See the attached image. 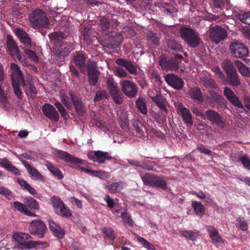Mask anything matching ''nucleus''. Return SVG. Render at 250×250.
<instances>
[{
  "instance_id": "13",
  "label": "nucleus",
  "mask_w": 250,
  "mask_h": 250,
  "mask_svg": "<svg viewBox=\"0 0 250 250\" xmlns=\"http://www.w3.org/2000/svg\"><path fill=\"white\" fill-rule=\"evenodd\" d=\"M69 96L76 112L79 115L83 116L86 112V108L82 99L72 91L69 92Z\"/></svg>"
},
{
  "instance_id": "1",
  "label": "nucleus",
  "mask_w": 250,
  "mask_h": 250,
  "mask_svg": "<svg viewBox=\"0 0 250 250\" xmlns=\"http://www.w3.org/2000/svg\"><path fill=\"white\" fill-rule=\"evenodd\" d=\"M182 38L191 47H196L200 43L201 39L197 32L190 28L183 26L180 29Z\"/></svg>"
},
{
  "instance_id": "51",
  "label": "nucleus",
  "mask_w": 250,
  "mask_h": 250,
  "mask_svg": "<svg viewBox=\"0 0 250 250\" xmlns=\"http://www.w3.org/2000/svg\"><path fill=\"white\" fill-rule=\"evenodd\" d=\"M100 25L103 31H108L110 27V21L105 18H102L100 20Z\"/></svg>"
},
{
  "instance_id": "54",
  "label": "nucleus",
  "mask_w": 250,
  "mask_h": 250,
  "mask_svg": "<svg viewBox=\"0 0 250 250\" xmlns=\"http://www.w3.org/2000/svg\"><path fill=\"white\" fill-rule=\"evenodd\" d=\"M104 234L109 239L113 240L115 239L114 231L110 228H104L103 231Z\"/></svg>"
},
{
  "instance_id": "15",
  "label": "nucleus",
  "mask_w": 250,
  "mask_h": 250,
  "mask_svg": "<svg viewBox=\"0 0 250 250\" xmlns=\"http://www.w3.org/2000/svg\"><path fill=\"white\" fill-rule=\"evenodd\" d=\"M13 237L19 244L18 248L21 249H30V240L27 241L31 236L28 233L17 232L14 234Z\"/></svg>"
},
{
  "instance_id": "2",
  "label": "nucleus",
  "mask_w": 250,
  "mask_h": 250,
  "mask_svg": "<svg viewBox=\"0 0 250 250\" xmlns=\"http://www.w3.org/2000/svg\"><path fill=\"white\" fill-rule=\"evenodd\" d=\"M29 20L35 28L46 27L49 22L45 14L41 9L34 10L29 16Z\"/></svg>"
},
{
  "instance_id": "7",
  "label": "nucleus",
  "mask_w": 250,
  "mask_h": 250,
  "mask_svg": "<svg viewBox=\"0 0 250 250\" xmlns=\"http://www.w3.org/2000/svg\"><path fill=\"white\" fill-rule=\"evenodd\" d=\"M230 53L236 58H242L248 56V48L238 41L232 42L229 45Z\"/></svg>"
},
{
  "instance_id": "19",
  "label": "nucleus",
  "mask_w": 250,
  "mask_h": 250,
  "mask_svg": "<svg viewBox=\"0 0 250 250\" xmlns=\"http://www.w3.org/2000/svg\"><path fill=\"white\" fill-rule=\"evenodd\" d=\"M42 110L44 115L47 118L54 121H58L59 114L55 108L50 104H45L42 107Z\"/></svg>"
},
{
  "instance_id": "57",
  "label": "nucleus",
  "mask_w": 250,
  "mask_h": 250,
  "mask_svg": "<svg viewBox=\"0 0 250 250\" xmlns=\"http://www.w3.org/2000/svg\"><path fill=\"white\" fill-rule=\"evenodd\" d=\"M24 52L32 61L35 62H38L39 61V58L38 56L33 51L26 49L24 50Z\"/></svg>"
},
{
  "instance_id": "44",
  "label": "nucleus",
  "mask_w": 250,
  "mask_h": 250,
  "mask_svg": "<svg viewBox=\"0 0 250 250\" xmlns=\"http://www.w3.org/2000/svg\"><path fill=\"white\" fill-rule=\"evenodd\" d=\"M222 67L226 74L236 71L232 62L229 59H226L223 61Z\"/></svg>"
},
{
  "instance_id": "5",
  "label": "nucleus",
  "mask_w": 250,
  "mask_h": 250,
  "mask_svg": "<svg viewBox=\"0 0 250 250\" xmlns=\"http://www.w3.org/2000/svg\"><path fill=\"white\" fill-rule=\"evenodd\" d=\"M227 36V30L221 26L215 25L210 28L209 37L217 44L224 40Z\"/></svg>"
},
{
  "instance_id": "28",
  "label": "nucleus",
  "mask_w": 250,
  "mask_h": 250,
  "mask_svg": "<svg viewBox=\"0 0 250 250\" xmlns=\"http://www.w3.org/2000/svg\"><path fill=\"white\" fill-rule=\"evenodd\" d=\"M55 212L62 217H70L72 215L71 210L64 204H53Z\"/></svg>"
},
{
  "instance_id": "49",
  "label": "nucleus",
  "mask_w": 250,
  "mask_h": 250,
  "mask_svg": "<svg viewBox=\"0 0 250 250\" xmlns=\"http://www.w3.org/2000/svg\"><path fill=\"white\" fill-rule=\"evenodd\" d=\"M238 228L242 231H246L248 229V223L244 217H239L237 220Z\"/></svg>"
},
{
  "instance_id": "40",
  "label": "nucleus",
  "mask_w": 250,
  "mask_h": 250,
  "mask_svg": "<svg viewBox=\"0 0 250 250\" xmlns=\"http://www.w3.org/2000/svg\"><path fill=\"white\" fill-rule=\"evenodd\" d=\"M125 183L120 181L118 182L113 183L108 186L109 191L111 193H115L120 190L124 188Z\"/></svg>"
},
{
  "instance_id": "27",
  "label": "nucleus",
  "mask_w": 250,
  "mask_h": 250,
  "mask_svg": "<svg viewBox=\"0 0 250 250\" xmlns=\"http://www.w3.org/2000/svg\"><path fill=\"white\" fill-rule=\"evenodd\" d=\"M22 164L25 167L29 174L31 175L32 178L34 180H37L42 181L43 179V176L35 168L31 167L28 163L25 161H21Z\"/></svg>"
},
{
  "instance_id": "8",
  "label": "nucleus",
  "mask_w": 250,
  "mask_h": 250,
  "mask_svg": "<svg viewBox=\"0 0 250 250\" xmlns=\"http://www.w3.org/2000/svg\"><path fill=\"white\" fill-rule=\"evenodd\" d=\"M53 52L56 60L60 65H62L64 62L65 58L69 54L70 49L68 45L62 43L56 46Z\"/></svg>"
},
{
  "instance_id": "63",
  "label": "nucleus",
  "mask_w": 250,
  "mask_h": 250,
  "mask_svg": "<svg viewBox=\"0 0 250 250\" xmlns=\"http://www.w3.org/2000/svg\"><path fill=\"white\" fill-rule=\"evenodd\" d=\"M142 168L146 170L154 171V166L151 164L152 161L147 160L142 161Z\"/></svg>"
},
{
  "instance_id": "58",
  "label": "nucleus",
  "mask_w": 250,
  "mask_h": 250,
  "mask_svg": "<svg viewBox=\"0 0 250 250\" xmlns=\"http://www.w3.org/2000/svg\"><path fill=\"white\" fill-rule=\"evenodd\" d=\"M194 210L196 214L202 216L204 213L205 208L202 204H192Z\"/></svg>"
},
{
  "instance_id": "21",
  "label": "nucleus",
  "mask_w": 250,
  "mask_h": 250,
  "mask_svg": "<svg viewBox=\"0 0 250 250\" xmlns=\"http://www.w3.org/2000/svg\"><path fill=\"white\" fill-rule=\"evenodd\" d=\"M224 95L227 100L234 106L238 108H244L243 105L239 100V98L230 88L225 87L224 90Z\"/></svg>"
},
{
  "instance_id": "26",
  "label": "nucleus",
  "mask_w": 250,
  "mask_h": 250,
  "mask_svg": "<svg viewBox=\"0 0 250 250\" xmlns=\"http://www.w3.org/2000/svg\"><path fill=\"white\" fill-rule=\"evenodd\" d=\"M115 62L118 65L125 67L131 74L134 75L137 74V69L131 62L121 58L117 59Z\"/></svg>"
},
{
  "instance_id": "62",
  "label": "nucleus",
  "mask_w": 250,
  "mask_h": 250,
  "mask_svg": "<svg viewBox=\"0 0 250 250\" xmlns=\"http://www.w3.org/2000/svg\"><path fill=\"white\" fill-rule=\"evenodd\" d=\"M161 6L164 8V11L167 14L170 15L174 12V8L168 3H162Z\"/></svg>"
},
{
  "instance_id": "17",
  "label": "nucleus",
  "mask_w": 250,
  "mask_h": 250,
  "mask_svg": "<svg viewBox=\"0 0 250 250\" xmlns=\"http://www.w3.org/2000/svg\"><path fill=\"white\" fill-rule=\"evenodd\" d=\"M13 208L30 216H36V215L32 211L40 208L39 204H14Z\"/></svg>"
},
{
  "instance_id": "12",
  "label": "nucleus",
  "mask_w": 250,
  "mask_h": 250,
  "mask_svg": "<svg viewBox=\"0 0 250 250\" xmlns=\"http://www.w3.org/2000/svg\"><path fill=\"white\" fill-rule=\"evenodd\" d=\"M56 154L57 156L60 158L61 160L70 163L74 165L78 164H84L85 165L86 162L83 161V160L71 155L68 152L60 150H57L56 151Z\"/></svg>"
},
{
  "instance_id": "9",
  "label": "nucleus",
  "mask_w": 250,
  "mask_h": 250,
  "mask_svg": "<svg viewBox=\"0 0 250 250\" xmlns=\"http://www.w3.org/2000/svg\"><path fill=\"white\" fill-rule=\"evenodd\" d=\"M206 119H207L211 123L215 124L220 128L224 127L226 124L225 119L217 111L208 109L206 111Z\"/></svg>"
},
{
  "instance_id": "53",
  "label": "nucleus",
  "mask_w": 250,
  "mask_h": 250,
  "mask_svg": "<svg viewBox=\"0 0 250 250\" xmlns=\"http://www.w3.org/2000/svg\"><path fill=\"white\" fill-rule=\"evenodd\" d=\"M107 98L108 96L105 90L98 91L96 93L95 96L94 98V101H100L104 99H107Z\"/></svg>"
},
{
  "instance_id": "41",
  "label": "nucleus",
  "mask_w": 250,
  "mask_h": 250,
  "mask_svg": "<svg viewBox=\"0 0 250 250\" xmlns=\"http://www.w3.org/2000/svg\"><path fill=\"white\" fill-rule=\"evenodd\" d=\"M111 96L116 104H122L123 103V95L119 89L110 92Z\"/></svg>"
},
{
  "instance_id": "31",
  "label": "nucleus",
  "mask_w": 250,
  "mask_h": 250,
  "mask_svg": "<svg viewBox=\"0 0 250 250\" xmlns=\"http://www.w3.org/2000/svg\"><path fill=\"white\" fill-rule=\"evenodd\" d=\"M207 229L209 235L211 238V240L213 243H224L222 238L219 235L218 231L214 227L211 226H207Z\"/></svg>"
},
{
  "instance_id": "52",
  "label": "nucleus",
  "mask_w": 250,
  "mask_h": 250,
  "mask_svg": "<svg viewBox=\"0 0 250 250\" xmlns=\"http://www.w3.org/2000/svg\"><path fill=\"white\" fill-rule=\"evenodd\" d=\"M147 39L155 45H158L160 43V38L156 33L152 32H150L147 35Z\"/></svg>"
},
{
  "instance_id": "46",
  "label": "nucleus",
  "mask_w": 250,
  "mask_h": 250,
  "mask_svg": "<svg viewBox=\"0 0 250 250\" xmlns=\"http://www.w3.org/2000/svg\"><path fill=\"white\" fill-rule=\"evenodd\" d=\"M119 217L122 218L124 222L127 223L129 226H131L133 225L134 222L129 214L127 212L126 208H124L123 209V211L121 212V215Z\"/></svg>"
},
{
  "instance_id": "60",
  "label": "nucleus",
  "mask_w": 250,
  "mask_h": 250,
  "mask_svg": "<svg viewBox=\"0 0 250 250\" xmlns=\"http://www.w3.org/2000/svg\"><path fill=\"white\" fill-rule=\"evenodd\" d=\"M49 37L56 41H60L64 38V34L61 32H55L49 34Z\"/></svg>"
},
{
  "instance_id": "48",
  "label": "nucleus",
  "mask_w": 250,
  "mask_h": 250,
  "mask_svg": "<svg viewBox=\"0 0 250 250\" xmlns=\"http://www.w3.org/2000/svg\"><path fill=\"white\" fill-rule=\"evenodd\" d=\"M106 83L109 92L119 89L117 83L115 82L112 77L108 78L106 80Z\"/></svg>"
},
{
  "instance_id": "33",
  "label": "nucleus",
  "mask_w": 250,
  "mask_h": 250,
  "mask_svg": "<svg viewBox=\"0 0 250 250\" xmlns=\"http://www.w3.org/2000/svg\"><path fill=\"white\" fill-rule=\"evenodd\" d=\"M227 75L226 81L232 86L237 87L240 84V80L236 71Z\"/></svg>"
},
{
  "instance_id": "14",
  "label": "nucleus",
  "mask_w": 250,
  "mask_h": 250,
  "mask_svg": "<svg viewBox=\"0 0 250 250\" xmlns=\"http://www.w3.org/2000/svg\"><path fill=\"white\" fill-rule=\"evenodd\" d=\"M6 48L10 55L13 58H16L19 61L21 60V55L16 42L12 36L8 35L6 40Z\"/></svg>"
},
{
  "instance_id": "47",
  "label": "nucleus",
  "mask_w": 250,
  "mask_h": 250,
  "mask_svg": "<svg viewBox=\"0 0 250 250\" xmlns=\"http://www.w3.org/2000/svg\"><path fill=\"white\" fill-rule=\"evenodd\" d=\"M202 82L204 86L206 88H216L217 87L214 80L211 78L204 77L202 79Z\"/></svg>"
},
{
  "instance_id": "24",
  "label": "nucleus",
  "mask_w": 250,
  "mask_h": 250,
  "mask_svg": "<svg viewBox=\"0 0 250 250\" xmlns=\"http://www.w3.org/2000/svg\"><path fill=\"white\" fill-rule=\"evenodd\" d=\"M157 94L156 96L151 95V92H149V96L153 103L157 105L160 109L164 111L165 113H167L168 110L166 105V99L162 96L160 92L156 91Z\"/></svg>"
},
{
  "instance_id": "38",
  "label": "nucleus",
  "mask_w": 250,
  "mask_h": 250,
  "mask_svg": "<svg viewBox=\"0 0 250 250\" xmlns=\"http://www.w3.org/2000/svg\"><path fill=\"white\" fill-rule=\"evenodd\" d=\"M46 166L50 172L58 179L61 180L63 178L62 173L58 167H55L51 163L46 164Z\"/></svg>"
},
{
  "instance_id": "25",
  "label": "nucleus",
  "mask_w": 250,
  "mask_h": 250,
  "mask_svg": "<svg viewBox=\"0 0 250 250\" xmlns=\"http://www.w3.org/2000/svg\"><path fill=\"white\" fill-rule=\"evenodd\" d=\"M15 32L21 42L26 47L29 48L31 46V39L25 31L20 28H17L15 29Z\"/></svg>"
},
{
  "instance_id": "36",
  "label": "nucleus",
  "mask_w": 250,
  "mask_h": 250,
  "mask_svg": "<svg viewBox=\"0 0 250 250\" xmlns=\"http://www.w3.org/2000/svg\"><path fill=\"white\" fill-rule=\"evenodd\" d=\"M168 48L174 52H183V48L181 44L174 40H170L167 42Z\"/></svg>"
},
{
  "instance_id": "30",
  "label": "nucleus",
  "mask_w": 250,
  "mask_h": 250,
  "mask_svg": "<svg viewBox=\"0 0 250 250\" xmlns=\"http://www.w3.org/2000/svg\"><path fill=\"white\" fill-rule=\"evenodd\" d=\"M96 32L91 27H85L83 31V40L87 44L92 42V39L96 36Z\"/></svg>"
},
{
  "instance_id": "32",
  "label": "nucleus",
  "mask_w": 250,
  "mask_h": 250,
  "mask_svg": "<svg viewBox=\"0 0 250 250\" xmlns=\"http://www.w3.org/2000/svg\"><path fill=\"white\" fill-rule=\"evenodd\" d=\"M189 95L191 99L202 103L204 101L203 96L201 89L197 87H194L189 90Z\"/></svg>"
},
{
  "instance_id": "42",
  "label": "nucleus",
  "mask_w": 250,
  "mask_h": 250,
  "mask_svg": "<svg viewBox=\"0 0 250 250\" xmlns=\"http://www.w3.org/2000/svg\"><path fill=\"white\" fill-rule=\"evenodd\" d=\"M179 233L182 236L192 241L196 240L198 235V231L191 230H179Z\"/></svg>"
},
{
  "instance_id": "18",
  "label": "nucleus",
  "mask_w": 250,
  "mask_h": 250,
  "mask_svg": "<svg viewBox=\"0 0 250 250\" xmlns=\"http://www.w3.org/2000/svg\"><path fill=\"white\" fill-rule=\"evenodd\" d=\"M122 39L123 37L121 34L118 33H111L108 41L104 42V46L109 49H115L120 45Z\"/></svg>"
},
{
  "instance_id": "20",
  "label": "nucleus",
  "mask_w": 250,
  "mask_h": 250,
  "mask_svg": "<svg viewBox=\"0 0 250 250\" xmlns=\"http://www.w3.org/2000/svg\"><path fill=\"white\" fill-rule=\"evenodd\" d=\"M86 58L87 55L85 53L79 51L75 52L73 56V60L74 64L83 73L85 71V62Z\"/></svg>"
},
{
  "instance_id": "11",
  "label": "nucleus",
  "mask_w": 250,
  "mask_h": 250,
  "mask_svg": "<svg viewBox=\"0 0 250 250\" xmlns=\"http://www.w3.org/2000/svg\"><path fill=\"white\" fill-rule=\"evenodd\" d=\"M87 157L90 160L100 164L104 163L106 160L113 159L108 152L100 150L90 151L87 153Z\"/></svg>"
},
{
  "instance_id": "55",
  "label": "nucleus",
  "mask_w": 250,
  "mask_h": 250,
  "mask_svg": "<svg viewBox=\"0 0 250 250\" xmlns=\"http://www.w3.org/2000/svg\"><path fill=\"white\" fill-rule=\"evenodd\" d=\"M93 176L102 179H105L110 177L108 172L102 170H94Z\"/></svg>"
},
{
  "instance_id": "22",
  "label": "nucleus",
  "mask_w": 250,
  "mask_h": 250,
  "mask_svg": "<svg viewBox=\"0 0 250 250\" xmlns=\"http://www.w3.org/2000/svg\"><path fill=\"white\" fill-rule=\"evenodd\" d=\"M11 70L12 83H21L24 82L23 76L19 66L15 63L10 64Z\"/></svg>"
},
{
  "instance_id": "61",
  "label": "nucleus",
  "mask_w": 250,
  "mask_h": 250,
  "mask_svg": "<svg viewBox=\"0 0 250 250\" xmlns=\"http://www.w3.org/2000/svg\"><path fill=\"white\" fill-rule=\"evenodd\" d=\"M20 84L21 83H12V85L14 89L15 94L17 96L18 99H21L22 97V93L20 87Z\"/></svg>"
},
{
  "instance_id": "64",
  "label": "nucleus",
  "mask_w": 250,
  "mask_h": 250,
  "mask_svg": "<svg viewBox=\"0 0 250 250\" xmlns=\"http://www.w3.org/2000/svg\"><path fill=\"white\" fill-rule=\"evenodd\" d=\"M12 164L6 158H0V166L5 168L7 170L10 167Z\"/></svg>"
},
{
  "instance_id": "29",
  "label": "nucleus",
  "mask_w": 250,
  "mask_h": 250,
  "mask_svg": "<svg viewBox=\"0 0 250 250\" xmlns=\"http://www.w3.org/2000/svg\"><path fill=\"white\" fill-rule=\"evenodd\" d=\"M22 85L26 94L31 98H34L37 93V89L33 83L30 82H23Z\"/></svg>"
},
{
  "instance_id": "45",
  "label": "nucleus",
  "mask_w": 250,
  "mask_h": 250,
  "mask_svg": "<svg viewBox=\"0 0 250 250\" xmlns=\"http://www.w3.org/2000/svg\"><path fill=\"white\" fill-rule=\"evenodd\" d=\"M237 18L243 23L250 24V12H241L237 14Z\"/></svg>"
},
{
  "instance_id": "50",
  "label": "nucleus",
  "mask_w": 250,
  "mask_h": 250,
  "mask_svg": "<svg viewBox=\"0 0 250 250\" xmlns=\"http://www.w3.org/2000/svg\"><path fill=\"white\" fill-rule=\"evenodd\" d=\"M239 160L245 168L250 170V158L247 155L239 156Z\"/></svg>"
},
{
  "instance_id": "10",
  "label": "nucleus",
  "mask_w": 250,
  "mask_h": 250,
  "mask_svg": "<svg viewBox=\"0 0 250 250\" xmlns=\"http://www.w3.org/2000/svg\"><path fill=\"white\" fill-rule=\"evenodd\" d=\"M122 90L124 94L129 98L135 97L138 92V87L133 82L129 80L121 81Z\"/></svg>"
},
{
  "instance_id": "34",
  "label": "nucleus",
  "mask_w": 250,
  "mask_h": 250,
  "mask_svg": "<svg viewBox=\"0 0 250 250\" xmlns=\"http://www.w3.org/2000/svg\"><path fill=\"white\" fill-rule=\"evenodd\" d=\"M209 94L213 101L215 103L219 104L220 106H221L223 105H225V104L226 103V100L222 96L220 95L218 92L213 90H210L209 91Z\"/></svg>"
},
{
  "instance_id": "4",
  "label": "nucleus",
  "mask_w": 250,
  "mask_h": 250,
  "mask_svg": "<svg viewBox=\"0 0 250 250\" xmlns=\"http://www.w3.org/2000/svg\"><path fill=\"white\" fill-rule=\"evenodd\" d=\"M88 81L90 86L96 85L100 75V72L97 69V63L95 61L89 60L87 62Z\"/></svg>"
},
{
  "instance_id": "3",
  "label": "nucleus",
  "mask_w": 250,
  "mask_h": 250,
  "mask_svg": "<svg viewBox=\"0 0 250 250\" xmlns=\"http://www.w3.org/2000/svg\"><path fill=\"white\" fill-rule=\"evenodd\" d=\"M28 230L32 235L38 236L39 238H42L47 231L45 224L40 220H35L31 222L29 226Z\"/></svg>"
},
{
  "instance_id": "37",
  "label": "nucleus",
  "mask_w": 250,
  "mask_h": 250,
  "mask_svg": "<svg viewBox=\"0 0 250 250\" xmlns=\"http://www.w3.org/2000/svg\"><path fill=\"white\" fill-rule=\"evenodd\" d=\"M235 64L239 72L244 76L250 77V68L246 66L242 62L235 61Z\"/></svg>"
},
{
  "instance_id": "16",
  "label": "nucleus",
  "mask_w": 250,
  "mask_h": 250,
  "mask_svg": "<svg viewBox=\"0 0 250 250\" xmlns=\"http://www.w3.org/2000/svg\"><path fill=\"white\" fill-rule=\"evenodd\" d=\"M165 80L169 85L177 90H181L184 85L183 80L173 74H167L165 77Z\"/></svg>"
},
{
  "instance_id": "43",
  "label": "nucleus",
  "mask_w": 250,
  "mask_h": 250,
  "mask_svg": "<svg viewBox=\"0 0 250 250\" xmlns=\"http://www.w3.org/2000/svg\"><path fill=\"white\" fill-rule=\"evenodd\" d=\"M152 187L157 188L163 190H166L167 188V185L163 177H160L157 176L155 181L153 183Z\"/></svg>"
},
{
  "instance_id": "39",
  "label": "nucleus",
  "mask_w": 250,
  "mask_h": 250,
  "mask_svg": "<svg viewBox=\"0 0 250 250\" xmlns=\"http://www.w3.org/2000/svg\"><path fill=\"white\" fill-rule=\"evenodd\" d=\"M136 105L140 112L144 115H146L147 112L146 104L145 100L142 97H139L136 101Z\"/></svg>"
},
{
  "instance_id": "56",
  "label": "nucleus",
  "mask_w": 250,
  "mask_h": 250,
  "mask_svg": "<svg viewBox=\"0 0 250 250\" xmlns=\"http://www.w3.org/2000/svg\"><path fill=\"white\" fill-rule=\"evenodd\" d=\"M137 240L146 248L149 250H154V247L153 245L149 243L145 239L141 237H137Z\"/></svg>"
},
{
  "instance_id": "6",
  "label": "nucleus",
  "mask_w": 250,
  "mask_h": 250,
  "mask_svg": "<svg viewBox=\"0 0 250 250\" xmlns=\"http://www.w3.org/2000/svg\"><path fill=\"white\" fill-rule=\"evenodd\" d=\"M159 63L162 69L164 70L176 71L179 68V62H178L173 59L172 57L170 58L167 57L164 54L160 56Z\"/></svg>"
},
{
  "instance_id": "35",
  "label": "nucleus",
  "mask_w": 250,
  "mask_h": 250,
  "mask_svg": "<svg viewBox=\"0 0 250 250\" xmlns=\"http://www.w3.org/2000/svg\"><path fill=\"white\" fill-rule=\"evenodd\" d=\"M157 177V175L150 173H146L144 175H141V179L146 185L152 187Z\"/></svg>"
},
{
  "instance_id": "59",
  "label": "nucleus",
  "mask_w": 250,
  "mask_h": 250,
  "mask_svg": "<svg viewBox=\"0 0 250 250\" xmlns=\"http://www.w3.org/2000/svg\"><path fill=\"white\" fill-rule=\"evenodd\" d=\"M0 194L10 200L13 197L12 192L7 188L0 186Z\"/></svg>"
},
{
  "instance_id": "23",
  "label": "nucleus",
  "mask_w": 250,
  "mask_h": 250,
  "mask_svg": "<svg viewBox=\"0 0 250 250\" xmlns=\"http://www.w3.org/2000/svg\"><path fill=\"white\" fill-rule=\"evenodd\" d=\"M178 110L179 113L181 115L183 121L187 126L191 127L193 124L192 115L190 110L184 106L182 104H180Z\"/></svg>"
}]
</instances>
